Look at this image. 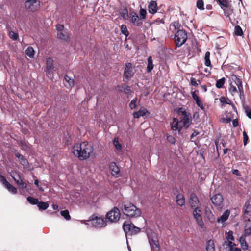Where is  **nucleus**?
<instances>
[{
  "instance_id": "f257e3e1",
  "label": "nucleus",
  "mask_w": 251,
  "mask_h": 251,
  "mask_svg": "<svg viewBox=\"0 0 251 251\" xmlns=\"http://www.w3.org/2000/svg\"><path fill=\"white\" fill-rule=\"evenodd\" d=\"M94 148L92 144L83 142L81 144H76L72 149L73 153L81 160L89 158L93 153Z\"/></svg>"
},
{
  "instance_id": "f03ea898",
  "label": "nucleus",
  "mask_w": 251,
  "mask_h": 251,
  "mask_svg": "<svg viewBox=\"0 0 251 251\" xmlns=\"http://www.w3.org/2000/svg\"><path fill=\"white\" fill-rule=\"evenodd\" d=\"M118 207L123 214L130 218L138 217L141 214L140 209L128 201H125L119 203Z\"/></svg>"
},
{
  "instance_id": "7ed1b4c3",
  "label": "nucleus",
  "mask_w": 251,
  "mask_h": 251,
  "mask_svg": "<svg viewBox=\"0 0 251 251\" xmlns=\"http://www.w3.org/2000/svg\"><path fill=\"white\" fill-rule=\"evenodd\" d=\"M233 82H231L230 84L229 90L231 93H234L237 92L236 87L238 88L240 95L243 94L244 90L242 85L241 79L238 78L236 75L233 76L232 77Z\"/></svg>"
},
{
  "instance_id": "20e7f679",
  "label": "nucleus",
  "mask_w": 251,
  "mask_h": 251,
  "mask_svg": "<svg viewBox=\"0 0 251 251\" xmlns=\"http://www.w3.org/2000/svg\"><path fill=\"white\" fill-rule=\"evenodd\" d=\"M174 39L176 45L178 47L183 45L187 39V34L185 30H178L175 34Z\"/></svg>"
},
{
  "instance_id": "39448f33",
  "label": "nucleus",
  "mask_w": 251,
  "mask_h": 251,
  "mask_svg": "<svg viewBox=\"0 0 251 251\" xmlns=\"http://www.w3.org/2000/svg\"><path fill=\"white\" fill-rule=\"evenodd\" d=\"M86 225H90L96 228H100L106 226V223L103 218L95 216L89 220L84 221Z\"/></svg>"
},
{
  "instance_id": "423d86ee",
  "label": "nucleus",
  "mask_w": 251,
  "mask_h": 251,
  "mask_svg": "<svg viewBox=\"0 0 251 251\" xmlns=\"http://www.w3.org/2000/svg\"><path fill=\"white\" fill-rule=\"evenodd\" d=\"M121 216L120 208L114 207L111 210L109 211L106 214V218L110 222L116 223L118 222Z\"/></svg>"
},
{
  "instance_id": "0eeeda50",
  "label": "nucleus",
  "mask_w": 251,
  "mask_h": 251,
  "mask_svg": "<svg viewBox=\"0 0 251 251\" xmlns=\"http://www.w3.org/2000/svg\"><path fill=\"white\" fill-rule=\"evenodd\" d=\"M215 0L218 3L221 8L224 10L225 15L227 17H229V19H230L229 16L232 14L233 9L231 6L229 4L228 2L226 0Z\"/></svg>"
},
{
  "instance_id": "6e6552de",
  "label": "nucleus",
  "mask_w": 251,
  "mask_h": 251,
  "mask_svg": "<svg viewBox=\"0 0 251 251\" xmlns=\"http://www.w3.org/2000/svg\"><path fill=\"white\" fill-rule=\"evenodd\" d=\"M134 74L135 72L132 64L130 62L126 63L123 75V79L129 81L133 77Z\"/></svg>"
},
{
  "instance_id": "1a4fd4ad",
  "label": "nucleus",
  "mask_w": 251,
  "mask_h": 251,
  "mask_svg": "<svg viewBox=\"0 0 251 251\" xmlns=\"http://www.w3.org/2000/svg\"><path fill=\"white\" fill-rule=\"evenodd\" d=\"M123 228L126 236L136 234L140 231V228L135 226L132 223H124Z\"/></svg>"
},
{
  "instance_id": "9d476101",
  "label": "nucleus",
  "mask_w": 251,
  "mask_h": 251,
  "mask_svg": "<svg viewBox=\"0 0 251 251\" xmlns=\"http://www.w3.org/2000/svg\"><path fill=\"white\" fill-rule=\"evenodd\" d=\"M25 8L30 11H35L40 8V2L37 0H27L25 3Z\"/></svg>"
},
{
  "instance_id": "9b49d317",
  "label": "nucleus",
  "mask_w": 251,
  "mask_h": 251,
  "mask_svg": "<svg viewBox=\"0 0 251 251\" xmlns=\"http://www.w3.org/2000/svg\"><path fill=\"white\" fill-rule=\"evenodd\" d=\"M193 215L196 219L198 224L203 228L204 227V224L202 221L201 216V210L200 207L196 208L193 209Z\"/></svg>"
},
{
  "instance_id": "f8f14e48",
  "label": "nucleus",
  "mask_w": 251,
  "mask_h": 251,
  "mask_svg": "<svg viewBox=\"0 0 251 251\" xmlns=\"http://www.w3.org/2000/svg\"><path fill=\"white\" fill-rule=\"evenodd\" d=\"M109 169L113 176L118 177L120 176V169L115 162H112L109 164Z\"/></svg>"
},
{
  "instance_id": "ddd939ff",
  "label": "nucleus",
  "mask_w": 251,
  "mask_h": 251,
  "mask_svg": "<svg viewBox=\"0 0 251 251\" xmlns=\"http://www.w3.org/2000/svg\"><path fill=\"white\" fill-rule=\"evenodd\" d=\"M130 16L131 22L136 26H140L142 25L143 22L141 19L138 17V15L134 11L130 13Z\"/></svg>"
},
{
  "instance_id": "4468645a",
  "label": "nucleus",
  "mask_w": 251,
  "mask_h": 251,
  "mask_svg": "<svg viewBox=\"0 0 251 251\" xmlns=\"http://www.w3.org/2000/svg\"><path fill=\"white\" fill-rule=\"evenodd\" d=\"M149 242L150 245L151 251H159V243L157 239H154L153 238L151 239L149 238Z\"/></svg>"
},
{
  "instance_id": "2eb2a0df",
  "label": "nucleus",
  "mask_w": 251,
  "mask_h": 251,
  "mask_svg": "<svg viewBox=\"0 0 251 251\" xmlns=\"http://www.w3.org/2000/svg\"><path fill=\"white\" fill-rule=\"evenodd\" d=\"M211 201L215 206H220L223 203V196L220 194H216L211 198Z\"/></svg>"
},
{
  "instance_id": "dca6fc26",
  "label": "nucleus",
  "mask_w": 251,
  "mask_h": 251,
  "mask_svg": "<svg viewBox=\"0 0 251 251\" xmlns=\"http://www.w3.org/2000/svg\"><path fill=\"white\" fill-rule=\"evenodd\" d=\"M190 204L192 208L194 209L196 208H199V201L197 196L193 193L190 195Z\"/></svg>"
},
{
  "instance_id": "f3484780",
  "label": "nucleus",
  "mask_w": 251,
  "mask_h": 251,
  "mask_svg": "<svg viewBox=\"0 0 251 251\" xmlns=\"http://www.w3.org/2000/svg\"><path fill=\"white\" fill-rule=\"evenodd\" d=\"M182 128V126H181L180 121L176 118H174L173 122L171 123V129L172 130H177L179 132Z\"/></svg>"
},
{
  "instance_id": "a211bd4d",
  "label": "nucleus",
  "mask_w": 251,
  "mask_h": 251,
  "mask_svg": "<svg viewBox=\"0 0 251 251\" xmlns=\"http://www.w3.org/2000/svg\"><path fill=\"white\" fill-rule=\"evenodd\" d=\"M190 115L187 114L183 116L180 120V124L182 126V127H184L185 129H187L190 125Z\"/></svg>"
},
{
  "instance_id": "6ab92c4d",
  "label": "nucleus",
  "mask_w": 251,
  "mask_h": 251,
  "mask_svg": "<svg viewBox=\"0 0 251 251\" xmlns=\"http://www.w3.org/2000/svg\"><path fill=\"white\" fill-rule=\"evenodd\" d=\"M157 4L155 1H151L148 6V10L149 12L152 14H154L157 12Z\"/></svg>"
},
{
  "instance_id": "aec40b11",
  "label": "nucleus",
  "mask_w": 251,
  "mask_h": 251,
  "mask_svg": "<svg viewBox=\"0 0 251 251\" xmlns=\"http://www.w3.org/2000/svg\"><path fill=\"white\" fill-rule=\"evenodd\" d=\"M46 65L47 67L46 73L48 75H50L53 69V60L50 57L47 58L46 61Z\"/></svg>"
},
{
  "instance_id": "412c9836",
  "label": "nucleus",
  "mask_w": 251,
  "mask_h": 251,
  "mask_svg": "<svg viewBox=\"0 0 251 251\" xmlns=\"http://www.w3.org/2000/svg\"><path fill=\"white\" fill-rule=\"evenodd\" d=\"M230 215V211L229 210H226L224 213L220 217L217 219V222L224 223L226 220H227Z\"/></svg>"
},
{
  "instance_id": "4be33fe9",
  "label": "nucleus",
  "mask_w": 251,
  "mask_h": 251,
  "mask_svg": "<svg viewBox=\"0 0 251 251\" xmlns=\"http://www.w3.org/2000/svg\"><path fill=\"white\" fill-rule=\"evenodd\" d=\"M11 176L18 186L21 185L24 182L22 180L19 174L16 172L12 173Z\"/></svg>"
},
{
  "instance_id": "5701e85b",
  "label": "nucleus",
  "mask_w": 251,
  "mask_h": 251,
  "mask_svg": "<svg viewBox=\"0 0 251 251\" xmlns=\"http://www.w3.org/2000/svg\"><path fill=\"white\" fill-rule=\"evenodd\" d=\"M193 99L195 100L197 105L202 110H204L202 103L200 100L199 97L195 94V91L192 94Z\"/></svg>"
},
{
  "instance_id": "b1692460",
  "label": "nucleus",
  "mask_w": 251,
  "mask_h": 251,
  "mask_svg": "<svg viewBox=\"0 0 251 251\" xmlns=\"http://www.w3.org/2000/svg\"><path fill=\"white\" fill-rule=\"evenodd\" d=\"M147 72L148 73H150L154 67L153 64V60L151 56H149L147 59Z\"/></svg>"
},
{
  "instance_id": "393cba45",
  "label": "nucleus",
  "mask_w": 251,
  "mask_h": 251,
  "mask_svg": "<svg viewBox=\"0 0 251 251\" xmlns=\"http://www.w3.org/2000/svg\"><path fill=\"white\" fill-rule=\"evenodd\" d=\"M176 202L179 206H183L185 204V200L183 195L181 194H178L176 196Z\"/></svg>"
},
{
  "instance_id": "a878e982",
  "label": "nucleus",
  "mask_w": 251,
  "mask_h": 251,
  "mask_svg": "<svg viewBox=\"0 0 251 251\" xmlns=\"http://www.w3.org/2000/svg\"><path fill=\"white\" fill-rule=\"evenodd\" d=\"M206 249L207 251H215V245L213 240H209L207 241Z\"/></svg>"
},
{
  "instance_id": "bb28decb",
  "label": "nucleus",
  "mask_w": 251,
  "mask_h": 251,
  "mask_svg": "<svg viewBox=\"0 0 251 251\" xmlns=\"http://www.w3.org/2000/svg\"><path fill=\"white\" fill-rule=\"evenodd\" d=\"M118 88H119V91H122V89L123 88L124 92L128 96L130 95L132 93V91L131 90V87L127 85L125 87H124L123 86L121 87L118 86Z\"/></svg>"
},
{
  "instance_id": "cd10ccee",
  "label": "nucleus",
  "mask_w": 251,
  "mask_h": 251,
  "mask_svg": "<svg viewBox=\"0 0 251 251\" xmlns=\"http://www.w3.org/2000/svg\"><path fill=\"white\" fill-rule=\"evenodd\" d=\"M64 83H67L69 87H72L74 84V79L68 75H66L64 76Z\"/></svg>"
},
{
  "instance_id": "c85d7f7f",
  "label": "nucleus",
  "mask_w": 251,
  "mask_h": 251,
  "mask_svg": "<svg viewBox=\"0 0 251 251\" xmlns=\"http://www.w3.org/2000/svg\"><path fill=\"white\" fill-rule=\"evenodd\" d=\"M57 37L59 39L66 41H68L69 39V35L66 33H64L63 31L58 32L57 33Z\"/></svg>"
},
{
  "instance_id": "c756f323",
  "label": "nucleus",
  "mask_w": 251,
  "mask_h": 251,
  "mask_svg": "<svg viewBox=\"0 0 251 251\" xmlns=\"http://www.w3.org/2000/svg\"><path fill=\"white\" fill-rule=\"evenodd\" d=\"M239 242L241 244V247L244 250H247L248 248V245L246 241L245 237L244 236H241L239 238Z\"/></svg>"
},
{
  "instance_id": "7c9ffc66",
  "label": "nucleus",
  "mask_w": 251,
  "mask_h": 251,
  "mask_svg": "<svg viewBox=\"0 0 251 251\" xmlns=\"http://www.w3.org/2000/svg\"><path fill=\"white\" fill-rule=\"evenodd\" d=\"M37 206L40 210H45L49 207V204L47 202H39Z\"/></svg>"
},
{
  "instance_id": "2f4dec72",
  "label": "nucleus",
  "mask_w": 251,
  "mask_h": 251,
  "mask_svg": "<svg viewBox=\"0 0 251 251\" xmlns=\"http://www.w3.org/2000/svg\"><path fill=\"white\" fill-rule=\"evenodd\" d=\"M25 54L30 58H33L34 55V50L32 47H28L25 51Z\"/></svg>"
},
{
  "instance_id": "473e14b6",
  "label": "nucleus",
  "mask_w": 251,
  "mask_h": 251,
  "mask_svg": "<svg viewBox=\"0 0 251 251\" xmlns=\"http://www.w3.org/2000/svg\"><path fill=\"white\" fill-rule=\"evenodd\" d=\"M234 34L236 36H241L243 35V32L239 25H236L234 27Z\"/></svg>"
},
{
  "instance_id": "72a5a7b5",
  "label": "nucleus",
  "mask_w": 251,
  "mask_h": 251,
  "mask_svg": "<svg viewBox=\"0 0 251 251\" xmlns=\"http://www.w3.org/2000/svg\"><path fill=\"white\" fill-rule=\"evenodd\" d=\"M210 52H209V51H207L205 54V57H204L205 63H204L206 66H211V61L210 60Z\"/></svg>"
},
{
  "instance_id": "f704fd0d",
  "label": "nucleus",
  "mask_w": 251,
  "mask_h": 251,
  "mask_svg": "<svg viewBox=\"0 0 251 251\" xmlns=\"http://www.w3.org/2000/svg\"><path fill=\"white\" fill-rule=\"evenodd\" d=\"M225 78L224 77H222V78L217 80L216 83V87L218 88H221L223 87L224 84L225 83Z\"/></svg>"
},
{
  "instance_id": "c9c22d12",
  "label": "nucleus",
  "mask_w": 251,
  "mask_h": 251,
  "mask_svg": "<svg viewBox=\"0 0 251 251\" xmlns=\"http://www.w3.org/2000/svg\"><path fill=\"white\" fill-rule=\"evenodd\" d=\"M120 16L125 20H127L129 18L128 12L127 8H125L120 13Z\"/></svg>"
},
{
  "instance_id": "e433bc0d",
  "label": "nucleus",
  "mask_w": 251,
  "mask_h": 251,
  "mask_svg": "<svg viewBox=\"0 0 251 251\" xmlns=\"http://www.w3.org/2000/svg\"><path fill=\"white\" fill-rule=\"evenodd\" d=\"M27 200L30 203L33 205H37L39 202L37 199L34 198L31 196H28L27 198Z\"/></svg>"
},
{
  "instance_id": "4c0bfd02",
  "label": "nucleus",
  "mask_w": 251,
  "mask_h": 251,
  "mask_svg": "<svg viewBox=\"0 0 251 251\" xmlns=\"http://www.w3.org/2000/svg\"><path fill=\"white\" fill-rule=\"evenodd\" d=\"M60 214L66 220H69L71 219L69 211L68 210H63L60 212Z\"/></svg>"
},
{
  "instance_id": "58836bf2",
  "label": "nucleus",
  "mask_w": 251,
  "mask_h": 251,
  "mask_svg": "<svg viewBox=\"0 0 251 251\" xmlns=\"http://www.w3.org/2000/svg\"><path fill=\"white\" fill-rule=\"evenodd\" d=\"M5 187L12 194H16L17 192V188L11 185L10 183H9Z\"/></svg>"
},
{
  "instance_id": "ea45409f",
  "label": "nucleus",
  "mask_w": 251,
  "mask_h": 251,
  "mask_svg": "<svg viewBox=\"0 0 251 251\" xmlns=\"http://www.w3.org/2000/svg\"><path fill=\"white\" fill-rule=\"evenodd\" d=\"M121 32L123 34L125 35L126 37L129 35V32L127 30V27L125 25H122L121 26Z\"/></svg>"
},
{
  "instance_id": "a19ab883",
  "label": "nucleus",
  "mask_w": 251,
  "mask_h": 251,
  "mask_svg": "<svg viewBox=\"0 0 251 251\" xmlns=\"http://www.w3.org/2000/svg\"><path fill=\"white\" fill-rule=\"evenodd\" d=\"M113 145H114V146L115 147L116 149L118 150V151H120L121 150V148H122V145L118 141V138H115L114 140H113Z\"/></svg>"
},
{
  "instance_id": "79ce46f5",
  "label": "nucleus",
  "mask_w": 251,
  "mask_h": 251,
  "mask_svg": "<svg viewBox=\"0 0 251 251\" xmlns=\"http://www.w3.org/2000/svg\"><path fill=\"white\" fill-rule=\"evenodd\" d=\"M166 136L167 138V140L168 142L172 144H175L176 143V139L172 135H170L168 134H166Z\"/></svg>"
},
{
  "instance_id": "37998d69",
  "label": "nucleus",
  "mask_w": 251,
  "mask_h": 251,
  "mask_svg": "<svg viewBox=\"0 0 251 251\" xmlns=\"http://www.w3.org/2000/svg\"><path fill=\"white\" fill-rule=\"evenodd\" d=\"M225 244L228 245L230 251H232L235 248H234V247L236 245L234 243L232 242V241H229L228 242L225 241L224 243V245Z\"/></svg>"
},
{
  "instance_id": "c03bdc74",
  "label": "nucleus",
  "mask_w": 251,
  "mask_h": 251,
  "mask_svg": "<svg viewBox=\"0 0 251 251\" xmlns=\"http://www.w3.org/2000/svg\"><path fill=\"white\" fill-rule=\"evenodd\" d=\"M226 238L228 241H234V238L233 235V232L231 231H229L228 232L226 233Z\"/></svg>"
},
{
  "instance_id": "a18cd8bd",
  "label": "nucleus",
  "mask_w": 251,
  "mask_h": 251,
  "mask_svg": "<svg viewBox=\"0 0 251 251\" xmlns=\"http://www.w3.org/2000/svg\"><path fill=\"white\" fill-rule=\"evenodd\" d=\"M137 101V98H135L131 100L130 103H129V107L131 109H134L136 108Z\"/></svg>"
},
{
  "instance_id": "49530a36",
  "label": "nucleus",
  "mask_w": 251,
  "mask_h": 251,
  "mask_svg": "<svg viewBox=\"0 0 251 251\" xmlns=\"http://www.w3.org/2000/svg\"><path fill=\"white\" fill-rule=\"evenodd\" d=\"M141 19H145L146 18L147 12L144 9L141 8L139 11Z\"/></svg>"
},
{
  "instance_id": "de8ad7c7",
  "label": "nucleus",
  "mask_w": 251,
  "mask_h": 251,
  "mask_svg": "<svg viewBox=\"0 0 251 251\" xmlns=\"http://www.w3.org/2000/svg\"><path fill=\"white\" fill-rule=\"evenodd\" d=\"M204 3L202 0H198L197 2V7L200 10L204 9Z\"/></svg>"
},
{
  "instance_id": "09e8293b",
  "label": "nucleus",
  "mask_w": 251,
  "mask_h": 251,
  "mask_svg": "<svg viewBox=\"0 0 251 251\" xmlns=\"http://www.w3.org/2000/svg\"><path fill=\"white\" fill-rule=\"evenodd\" d=\"M245 206V214L251 215V205L246 203Z\"/></svg>"
},
{
  "instance_id": "8fccbe9b",
  "label": "nucleus",
  "mask_w": 251,
  "mask_h": 251,
  "mask_svg": "<svg viewBox=\"0 0 251 251\" xmlns=\"http://www.w3.org/2000/svg\"><path fill=\"white\" fill-rule=\"evenodd\" d=\"M9 36L13 40H16L18 39L19 35L17 33L14 31H10L9 32Z\"/></svg>"
},
{
  "instance_id": "3c124183",
  "label": "nucleus",
  "mask_w": 251,
  "mask_h": 251,
  "mask_svg": "<svg viewBox=\"0 0 251 251\" xmlns=\"http://www.w3.org/2000/svg\"><path fill=\"white\" fill-rule=\"evenodd\" d=\"M138 111L141 116H144L146 115L147 113H148V111L147 110V109L144 108V107H141Z\"/></svg>"
},
{
  "instance_id": "603ef678",
  "label": "nucleus",
  "mask_w": 251,
  "mask_h": 251,
  "mask_svg": "<svg viewBox=\"0 0 251 251\" xmlns=\"http://www.w3.org/2000/svg\"><path fill=\"white\" fill-rule=\"evenodd\" d=\"M244 145L246 146L248 142V136L245 131L243 132Z\"/></svg>"
},
{
  "instance_id": "864d4df0",
  "label": "nucleus",
  "mask_w": 251,
  "mask_h": 251,
  "mask_svg": "<svg viewBox=\"0 0 251 251\" xmlns=\"http://www.w3.org/2000/svg\"><path fill=\"white\" fill-rule=\"evenodd\" d=\"M0 181L5 186V187L9 183L5 178L2 175L0 176Z\"/></svg>"
},
{
  "instance_id": "5fc2aeb1",
  "label": "nucleus",
  "mask_w": 251,
  "mask_h": 251,
  "mask_svg": "<svg viewBox=\"0 0 251 251\" xmlns=\"http://www.w3.org/2000/svg\"><path fill=\"white\" fill-rule=\"evenodd\" d=\"M244 235L245 237L251 235V227L245 229Z\"/></svg>"
},
{
  "instance_id": "6e6d98bb",
  "label": "nucleus",
  "mask_w": 251,
  "mask_h": 251,
  "mask_svg": "<svg viewBox=\"0 0 251 251\" xmlns=\"http://www.w3.org/2000/svg\"><path fill=\"white\" fill-rule=\"evenodd\" d=\"M178 113L180 115L181 114L182 116H184L185 115L188 114L186 112V110L183 108H179L178 110Z\"/></svg>"
},
{
  "instance_id": "4d7b16f0",
  "label": "nucleus",
  "mask_w": 251,
  "mask_h": 251,
  "mask_svg": "<svg viewBox=\"0 0 251 251\" xmlns=\"http://www.w3.org/2000/svg\"><path fill=\"white\" fill-rule=\"evenodd\" d=\"M20 188L22 190V191H26L27 190V185L26 183L24 182L22 184L19 186Z\"/></svg>"
},
{
  "instance_id": "13d9d810",
  "label": "nucleus",
  "mask_w": 251,
  "mask_h": 251,
  "mask_svg": "<svg viewBox=\"0 0 251 251\" xmlns=\"http://www.w3.org/2000/svg\"><path fill=\"white\" fill-rule=\"evenodd\" d=\"M15 156L17 158H18V159L21 160H23L24 163H25V162L27 161V160L26 159H25L23 156L21 154H20V153H17L15 154Z\"/></svg>"
},
{
  "instance_id": "bf43d9fd",
  "label": "nucleus",
  "mask_w": 251,
  "mask_h": 251,
  "mask_svg": "<svg viewBox=\"0 0 251 251\" xmlns=\"http://www.w3.org/2000/svg\"><path fill=\"white\" fill-rule=\"evenodd\" d=\"M64 25H56V29L58 32L63 31Z\"/></svg>"
},
{
  "instance_id": "052dcab7",
  "label": "nucleus",
  "mask_w": 251,
  "mask_h": 251,
  "mask_svg": "<svg viewBox=\"0 0 251 251\" xmlns=\"http://www.w3.org/2000/svg\"><path fill=\"white\" fill-rule=\"evenodd\" d=\"M220 101L223 104H229V103L227 101L226 99L224 97H222L220 99Z\"/></svg>"
},
{
  "instance_id": "680f3d73",
  "label": "nucleus",
  "mask_w": 251,
  "mask_h": 251,
  "mask_svg": "<svg viewBox=\"0 0 251 251\" xmlns=\"http://www.w3.org/2000/svg\"><path fill=\"white\" fill-rule=\"evenodd\" d=\"M20 144L24 149H27L28 148L27 144L25 141H21Z\"/></svg>"
},
{
  "instance_id": "e2e57ef3",
  "label": "nucleus",
  "mask_w": 251,
  "mask_h": 251,
  "mask_svg": "<svg viewBox=\"0 0 251 251\" xmlns=\"http://www.w3.org/2000/svg\"><path fill=\"white\" fill-rule=\"evenodd\" d=\"M232 125L234 127H237L239 125L238 121L237 119H234L232 121Z\"/></svg>"
},
{
  "instance_id": "0e129e2a",
  "label": "nucleus",
  "mask_w": 251,
  "mask_h": 251,
  "mask_svg": "<svg viewBox=\"0 0 251 251\" xmlns=\"http://www.w3.org/2000/svg\"><path fill=\"white\" fill-rule=\"evenodd\" d=\"M232 174L234 175H235L238 176H241V174L240 173V172L237 169H233L232 170Z\"/></svg>"
},
{
  "instance_id": "69168bd1",
  "label": "nucleus",
  "mask_w": 251,
  "mask_h": 251,
  "mask_svg": "<svg viewBox=\"0 0 251 251\" xmlns=\"http://www.w3.org/2000/svg\"><path fill=\"white\" fill-rule=\"evenodd\" d=\"M191 85L194 86H198V84L197 83V82L194 78H191Z\"/></svg>"
},
{
  "instance_id": "338daca9",
  "label": "nucleus",
  "mask_w": 251,
  "mask_h": 251,
  "mask_svg": "<svg viewBox=\"0 0 251 251\" xmlns=\"http://www.w3.org/2000/svg\"><path fill=\"white\" fill-rule=\"evenodd\" d=\"M133 115L135 118H139L141 117V115L138 113V111L135 112L133 114Z\"/></svg>"
},
{
  "instance_id": "774afa93",
  "label": "nucleus",
  "mask_w": 251,
  "mask_h": 251,
  "mask_svg": "<svg viewBox=\"0 0 251 251\" xmlns=\"http://www.w3.org/2000/svg\"><path fill=\"white\" fill-rule=\"evenodd\" d=\"M246 112L248 117L251 119V110H248L246 109Z\"/></svg>"
}]
</instances>
